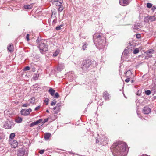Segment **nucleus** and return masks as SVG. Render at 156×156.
<instances>
[{
	"label": "nucleus",
	"mask_w": 156,
	"mask_h": 156,
	"mask_svg": "<svg viewBox=\"0 0 156 156\" xmlns=\"http://www.w3.org/2000/svg\"><path fill=\"white\" fill-rule=\"evenodd\" d=\"M126 144L122 141H119L114 143L111 147L115 156H125L128 153Z\"/></svg>",
	"instance_id": "obj_1"
},
{
	"label": "nucleus",
	"mask_w": 156,
	"mask_h": 156,
	"mask_svg": "<svg viewBox=\"0 0 156 156\" xmlns=\"http://www.w3.org/2000/svg\"><path fill=\"white\" fill-rule=\"evenodd\" d=\"M93 39L97 48L99 50L101 49L104 50L106 43L105 37L101 36L99 34L96 33L93 35Z\"/></svg>",
	"instance_id": "obj_2"
},
{
	"label": "nucleus",
	"mask_w": 156,
	"mask_h": 156,
	"mask_svg": "<svg viewBox=\"0 0 156 156\" xmlns=\"http://www.w3.org/2000/svg\"><path fill=\"white\" fill-rule=\"evenodd\" d=\"M91 64V62L89 59L84 60L82 64L81 69L83 71L88 70L89 67Z\"/></svg>",
	"instance_id": "obj_3"
},
{
	"label": "nucleus",
	"mask_w": 156,
	"mask_h": 156,
	"mask_svg": "<svg viewBox=\"0 0 156 156\" xmlns=\"http://www.w3.org/2000/svg\"><path fill=\"white\" fill-rule=\"evenodd\" d=\"M40 51L42 54H44L48 50L47 45L44 43H41L39 45Z\"/></svg>",
	"instance_id": "obj_4"
},
{
	"label": "nucleus",
	"mask_w": 156,
	"mask_h": 156,
	"mask_svg": "<svg viewBox=\"0 0 156 156\" xmlns=\"http://www.w3.org/2000/svg\"><path fill=\"white\" fill-rule=\"evenodd\" d=\"M14 125V123L12 120H7L4 124V127L5 129H10Z\"/></svg>",
	"instance_id": "obj_5"
},
{
	"label": "nucleus",
	"mask_w": 156,
	"mask_h": 156,
	"mask_svg": "<svg viewBox=\"0 0 156 156\" xmlns=\"http://www.w3.org/2000/svg\"><path fill=\"white\" fill-rule=\"evenodd\" d=\"M28 152L24 148H19L17 152V156H27Z\"/></svg>",
	"instance_id": "obj_6"
},
{
	"label": "nucleus",
	"mask_w": 156,
	"mask_h": 156,
	"mask_svg": "<svg viewBox=\"0 0 156 156\" xmlns=\"http://www.w3.org/2000/svg\"><path fill=\"white\" fill-rule=\"evenodd\" d=\"M32 110L30 108L28 109H22L21 111V114L24 115H29L31 112Z\"/></svg>",
	"instance_id": "obj_7"
},
{
	"label": "nucleus",
	"mask_w": 156,
	"mask_h": 156,
	"mask_svg": "<svg viewBox=\"0 0 156 156\" xmlns=\"http://www.w3.org/2000/svg\"><path fill=\"white\" fill-rule=\"evenodd\" d=\"M61 105L59 103H58L56 107L53 108L54 112L55 114H57L59 112L60 110Z\"/></svg>",
	"instance_id": "obj_8"
},
{
	"label": "nucleus",
	"mask_w": 156,
	"mask_h": 156,
	"mask_svg": "<svg viewBox=\"0 0 156 156\" xmlns=\"http://www.w3.org/2000/svg\"><path fill=\"white\" fill-rule=\"evenodd\" d=\"M156 19L155 16H147L145 19V21H148L150 20L151 21H154Z\"/></svg>",
	"instance_id": "obj_9"
},
{
	"label": "nucleus",
	"mask_w": 156,
	"mask_h": 156,
	"mask_svg": "<svg viewBox=\"0 0 156 156\" xmlns=\"http://www.w3.org/2000/svg\"><path fill=\"white\" fill-rule=\"evenodd\" d=\"M120 4L123 6L127 5L129 3V0H119Z\"/></svg>",
	"instance_id": "obj_10"
},
{
	"label": "nucleus",
	"mask_w": 156,
	"mask_h": 156,
	"mask_svg": "<svg viewBox=\"0 0 156 156\" xmlns=\"http://www.w3.org/2000/svg\"><path fill=\"white\" fill-rule=\"evenodd\" d=\"M110 95L107 91H105L103 93V97L104 99L108 101L109 100Z\"/></svg>",
	"instance_id": "obj_11"
},
{
	"label": "nucleus",
	"mask_w": 156,
	"mask_h": 156,
	"mask_svg": "<svg viewBox=\"0 0 156 156\" xmlns=\"http://www.w3.org/2000/svg\"><path fill=\"white\" fill-rule=\"evenodd\" d=\"M151 112V109L148 107L146 106L144 108L143 112L144 114H148Z\"/></svg>",
	"instance_id": "obj_12"
},
{
	"label": "nucleus",
	"mask_w": 156,
	"mask_h": 156,
	"mask_svg": "<svg viewBox=\"0 0 156 156\" xmlns=\"http://www.w3.org/2000/svg\"><path fill=\"white\" fill-rule=\"evenodd\" d=\"M154 51L152 49L148 50L147 51L146 53L147 54L149 58L152 57V54L154 53Z\"/></svg>",
	"instance_id": "obj_13"
},
{
	"label": "nucleus",
	"mask_w": 156,
	"mask_h": 156,
	"mask_svg": "<svg viewBox=\"0 0 156 156\" xmlns=\"http://www.w3.org/2000/svg\"><path fill=\"white\" fill-rule=\"evenodd\" d=\"M64 65L63 63H62L59 64L57 68V70L58 71L60 72L64 69Z\"/></svg>",
	"instance_id": "obj_14"
},
{
	"label": "nucleus",
	"mask_w": 156,
	"mask_h": 156,
	"mask_svg": "<svg viewBox=\"0 0 156 156\" xmlns=\"http://www.w3.org/2000/svg\"><path fill=\"white\" fill-rule=\"evenodd\" d=\"M11 145L12 147L15 148L17 146L18 143L16 140H13L12 142L11 143Z\"/></svg>",
	"instance_id": "obj_15"
},
{
	"label": "nucleus",
	"mask_w": 156,
	"mask_h": 156,
	"mask_svg": "<svg viewBox=\"0 0 156 156\" xmlns=\"http://www.w3.org/2000/svg\"><path fill=\"white\" fill-rule=\"evenodd\" d=\"M62 2L63 1L62 0H61L60 1L57 0L54 1V4L56 6H59L62 4Z\"/></svg>",
	"instance_id": "obj_16"
},
{
	"label": "nucleus",
	"mask_w": 156,
	"mask_h": 156,
	"mask_svg": "<svg viewBox=\"0 0 156 156\" xmlns=\"http://www.w3.org/2000/svg\"><path fill=\"white\" fill-rule=\"evenodd\" d=\"M141 27V25L139 23H137L135 24L133 28L136 30H138L140 29Z\"/></svg>",
	"instance_id": "obj_17"
},
{
	"label": "nucleus",
	"mask_w": 156,
	"mask_h": 156,
	"mask_svg": "<svg viewBox=\"0 0 156 156\" xmlns=\"http://www.w3.org/2000/svg\"><path fill=\"white\" fill-rule=\"evenodd\" d=\"M51 136V134L50 133H46L45 134V135L44 136V138L46 140H48V139H49L50 137Z\"/></svg>",
	"instance_id": "obj_18"
},
{
	"label": "nucleus",
	"mask_w": 156,
	"mask_h": 156,
	"mask_svg": "<svg viewBox=\"0 0 156 156\" xmlns=\"http://www.w3.org/2000/svg\"><path fill=\"white\" fill-rule=\"evenodd\" d=\"M13 46L12 44H10L9 46L7 47L8 50L10 52H12L13 51Z\"/></svg>",
	"instance_id": "obj_19"
},
{
	"label": "nucleus",
	"mask_w": 156,
	"mask_h": 156,
	"mask_svg": "<svg viewBox=\"0 0 156 156\" xmlns=\"http://www.w3.org/2000/svg\"><path fill=\"white\" fill-rule=\"evenodd\" d=\"M48 92L52 96H53L55 92V90H53L52 88H50L48 90Z\"/></svg>",
	"instance_id": "obj_20"
},
{
	"label": "nucleus",
	"mask_w": 156,
	"mask_h": 156,
	"mask_svg": "<svg viewBox=\"0 0 156 156\" xmlns=\"http://www.w3.org/2000/svg\"><path fill=\"white\" fill-rule=\"evenodd\" d=\"M60 50L58 49H57L55 52L53 53V56L54 57L57 56L59 53Z\"/></svg>",
	"instance_id": "obj_21"
},
{
	"label": "nucleus",
	"mask_w": 156,
	"mask_h": 156,
	"mask_svg": "<svg viewBox=\"0 0 156 156\" xmlns=\"http://www.w3.org/2000/svg\"><path fill=\"white\" fill-rule=\"evenodd\" d=\"M126 75V77H129L130 75L132 74V73L130 70H128L127 72L125 73Z\"/></svg>",
	"instance_id": "obj_22"
},
{
	"label": "nucleus",
	"mask_w": 156,
	"mask_h": 156,
	"mask_svg": "<svg viewBox=\"0 0 156 156\" xmlns=\"http://www.w3.org/2000/svg\"><path fill=\"white\" fill-rule=\"evenodd\" d=\"M39 77V74H38L34 73L33 75V78L34 80H37Z\"/></svg>",
	"instance_id": "obj_23"
},
{
	"label": "nucleus",
	"mask_w": 156,
	"mask_h": 156,
	"mask_svg": "<svg viewBox=\"0 0 156 156\" xmlns=\"http://www.w3.org/2000/svg\"><path fill=\"white\" fill-rule=\"evenodd\" d=\"M22 118L20 117H18L16 119V122L17 123H21L22 122Z\"/></svg>",
	"instance_id": "obj_24"
},
{
	"label": "nucleus",
	"mask_w": 156,
	"mask_h": 156,
	"mask_svg": "<svg viewBox=\"0 0 156 156\" xmlns=\"http://www.w3.org/2000/svg\"><path fill=\"white\" fill-rule=\"evenodd\" d=\"M24 8L26 9H30L32 8V5H25L24 6Z\"/></svg>",
	"instance_id": "obj_25"
},
{
	"label": "nucleus",
	"mask_w": 156,
	"mask_h": 156,
	"mask_svg": "<svg viewBox=\"0 0 156 156\" xmlns=\"http://www.w3.org/2000/svg\"><path fill=\"white\" fill-rule=\"evenodd\" d=\"M42 121V119H40L39 120L34 122L35 125H36L41 123Z\"/></svg>",
	"instance_id": "obj_26"
},
{
	"label": "nucleus",
	"mask_w": 156,
	"mask_h": 156,
	"mask_svg": "<svg viewBox=\"0 0 156 156\" xmlns=\"http://www.w3.org/2000/svg\"><path fill=\"white\" fill-rule=\"evenodd\" d=\"M59 6V7L58 9V11L59 12H61L63 9V6L62 5H61Z\"/></svg>",
	"instance_id": "obj_27"
},
{
	"label": "nucleus",
	"mask_w": 156,
	"mask_h": 156,
	"mask_svg": "<svg viewBox=\"0 0 156 156\" xmlns=\"http://www.w3.org/2000/svg\"><path fill=\"white\" fill-rule=\"evenodd\" d=\"M63 25H61L60 26L57 27L55 28V29L57 30H59L62 29L61 27L63 26Z\"/></svg>",
	"instance_id": "obj_28"
},
{
	"label": "nucleus",
	"mask_w": 156,
	"mask_h": 156,
	"mask_svg": "<svg viewBox=\"0 0 156 156\" xmlns=\"http://www.w3.org/2000/svg\"><path fill=\"white\" fill-rule=\"evenodd\" d=\"M15 136V134L14 133H12L10 135L9 138L11 139H12Z\"/></svg>",
	"instance_id": "obj_29"
},
{
	"label": "nucleus",
	"mask_w": 156,
	"mask_h": 156,
	"mask_svg": "<svg viewBox=\"0 0 156 156\" xmlns=\"http://www.w3.org/2000/svg\"><path fill=\"white\" fill-rule=\"evenodd\" d=\"M151 91L154 93H156V86H153L151 89Z\"/></svg>",
	"instance_id": "obj_30"
},
{
	"label": "nucleus",
	"mask_w": 156,
	"mask_h": 156,
	"mask_svg": "<svg viewBox=\"0 0 156 156\" xmlns=\"http://www.w3.org/2000/svg\"><path fill=\"white\" fill-rule=\"evenodd\" d=\"M139 52V50L138 48H136L133 51V53L134 54H136Z\"/></svg>",
	"instance_id": "obj_31"
},
{
	"label": "nucleus",
	"mask_w": 156,
	"mask_h": 156,
	"mask_svg": "<svg viewBox=\"0 0 156 156\" xmlns=\"http://www.w3.org/2000/svg\"><path fill=\"white\" fill-rule=\"evenodd\" d=\"M59 97V94L58 93L56 92L55 94V96H54V98H58Z\"/></svg>",
	"instance_id": "obj_32"
},
{
	"label": "nucleus",
	"mask_w": 156,
	"mask_h": 156,
	"mask_svg": "<svg viewBox=\"0 0 156 156\" xmlns=\"http://www.w3.org/2000/svg\"><path fill=\"white\" fill-rule=\"evenodd\" d=\"M145 93L147 95H148L150 94L151 91L150 90H145Z\"/></svg>",
	"instance_id": "obj_33"
},
{
	"label": "nucleus",
	"mask_w": 156,
	"mask_h": 156,
	"mask_svg": "<svg viewBox=\"0 0 156 156\" xmlns=\"http://www.w3.org/2000/svg\"><path fill=\"white\" fill-rule=\"evenodd\" d=\"M87 48V45L86 44H84L82 47V48L84 50H85Z\"/></svg>",
	"instance_id": "obj_34"
},
{
	"label": "nucleus",
	"mask_w": 156,
	"mask_h": 156,
	"mask_svg": "<svg viewBox=\"0 0 156 156\" xmlns=\"http://www.w3.org/2000/svg\"><path fill=\"white\" fill-rule=\"evenodd\" d=\"M30 69V67L29 66H27L25 67V68L23 69V70L24 71L29 70Z\"/></svg>",
	"instance_id": "obj_35"
},
{
	"label": "nucleus",
	"mask_w": 156,
	"mask_h": 156,
	"mask_svg": "<svg viewBox=\"0 0 156 156\" xmlns=\"http://www.w3.org/2000/svg\"><path fill=\"white\" fill-rule=\"evenodd\" d=\"M147 7L148 8H150L152 6V4L149 3H148L147 4Z\"/></svg>",
	"instance_id": "obj_36"
},
{
	"label": "nucleus",
	"mask_w": 156,
	"mask_h": 156,
	"mask_svg": "<svg viewBox=\"0 0 156 156\" xmlns=\"http://www.w3.org/2000/svg\"><path fill=\"white\" fill-rule=\"evenodd\" d=\"M56 101L55 100H54L51 103V105L52 106H53L55 105V104H56Z\"/></svg>",
	"instance_id": "obj_37"
},
{
	"label": "nucleus",
	"mask_w": 156,
	"mask_h": 156,
	"mask_svg": "<svg viewBox=\"0 0 156 156\" xmlns=\"http://www.w3.org/2000/svg\"><path fill=\"white\" fill-rule=\"evenodd\" d=\"M45 151L44 150H41L39 151V153L41 154H42Z\"/></svg>",
	"instance_id": "obj_38"
},
{
	"label": "nucleus",
	"mask_w": 156,
	"mask_h": 156,
	"mask_svg": "<svg viewBox=\"0 0 156 156\" xmlns=\"http://www.w3.org/2000/svg\"><path fill=\"white\" fill-rule=\"evenodd\" d=\"M136 37L137 38L139 39V38H140V37L141 35H140V34H136Z\"/></svg>",
	"instance_id": "obj_39"
},
{
	"label": "nucleus",
	"mask_w": 156,
	"mask_h": 156,
	"mask_svg": "<svg viewBox=\"0 0 156 156\" xmlns=\"http://www.w3.org/2000/svg\"><path fill=\"white\" fill-rule=\"evenodd\" d=\"M130 80V78L127 77V78L125 80V81L126 82L128 83L129 82Z\"/></svg>",
	"instance_id": "obj_40"
},
{
	"label": "nucleus",
	"mask_w": 156,
	"mask_h": 156,
	"mask_svg": "<svg viewBox=\"0 0 156 156\" xmlns=\"http://www.w3.org/2000/svg\"><path fill=\"white\" fill-rule=\"evenodd\" d=\"M29 34H27V35H26V38L27 39V40L28 41L29 40H30L29 39Z\"/></svg>",
	"instance_id": "obj_41"
},
{
	"label": "nucleus",
	"mask_w": 156,
	"mask_h": 156,
	"mask_svg": "<svg viewBox=\"0 0 156 156\" xmlns=\"http://www.w3.org/2000/svg\"><path fill=\"white\" fill-rule=\"evenodd\" d=\"M40 107H41L40 106H37V107H36L35 108L34 110L35 111L38 110L40 108Z\"/></svg>",
	"instance_id": "obj_42"
},
{
	"label": "nucleus",
	"mask_w": 156,
	"mask_h": 156,
	"mask_svg": "<svg viewBox=\"0 0 156 156\" xmlns=\"http://www.w3.org/2000/svg\"><path fill=\"white\" fill-rule=\"evenodd\" d=\"M29 104L26 103V104H23L22 105V106L23 107H27L28 106H29Z\"/></svg>",
	"instance_id": "obj_43"
},
{
	"label": "nucleus",
	"mask_w": 156,
	"mask_h": 156,
	"mask_svg": "<svg viewBox=\"0 0 156 156\" xmlns=\"http://www.w3.org/2000/svg\"><path fill=\"white\" fill-rule=\"evenodd\" d=\"M35 125V124H34V122H33L32 123H31L30 125V127H32L33 126H34Z\"/></svg>",
	"instance_id": "obj_44"
},
{
	"label": "nucleus",
	"mask_w": 156,
	"mask_h": 156,
	"mask_svg": "<svg viewBox=\"0 0 156 156\" xmlns=\"http://www.w3.org/2000/svg\"><path fill=\"white\" fill-rule=\"evenodd\" d=\"M57 22V20L56 19H55L53 20L52 22V24H55Z\"/></svg>",
	"instance_id": "obj_45"
},
{
	"label": "nucleus",
	"mask_w": 156,
	"mask_h": 156,
	"mask_svg": "<svg viewBox=\"0 0 156 156\" xmlns=\"http://www.w3.org/2000/svg\"><path fill=\"white\" fill-rule=\"evenodd\" d=\"M126 51H124L123 52V55H122L123 56H123L124 55H125V56L127 55H126V54H127Z\"/></svg>",
	"instance_id": "obj_46"
},
{
	"label": "nucleus",
	"mask_w": 156,
	"mask_h": 156,
	"mask_svg": "<svg viewBox=\"0 0 156 156\" xmlns=\"http://www.w3.org/2000/svg\"><path fill=\"white\" fill-rule=\"evenodd\" d=\"M35 69L34 67H33L31 69L32 71L34 72L35 71Z\"/></svg>",
	"instance_id": "obj_47"
},
{
	"label": "nucleus",
	"mask_w": 156,
	"mask_h": 156,
	"mask_svg": "<svg viewBox=\"0 0 156 156\" xmlns=\"http://www.w3.org/2000/svg\"><path fill=\"white\" fill-rule=\"evenodd\" d=\"M48 118H46V119H44V122H47L48 121Z\"/></svg>",
	"instance_id": "obj_48"
},
{
	"label": "nucleus",
	"mask_w": 156,
	"mask_h": 156,
	"mask_svg": "<svg viewBox=\"0 0 156 156\" xmlns=\"http://www.w3.org/2000/svg\"><path fill=\"white\" fill-rule=\"evenodd\" d=\"M39 38L37 39L36 40V42L37 43H39V41L40 40H39Z\"/></svg>",
	"instance_id": "obj_49"
},
{
	"label": "nucleus",
	"mask_w": 156,
	"mask_h": 156,
	"mask_svg": "<svg viewBox=\"0 0 156 156\" xmlns=\"http://www.w3.org/2000/svg\"><path fill=\"white\" fill-rule=\"evenodd\" d=\"M156 9V8L154 6L152 8V10H154L155 9Z\"/></svg>",
	"instance_id": "obj_50"
},
{
	"label": "nucleus",
	"mask_w": 156,
	"mask_h": 156,
	"mask_svg": "<svg viewBox=\"0 0 156 156\" xmlns=\"http://www.w3.org/2000/svg\"><path fill=\"white\" fill-rule=\"evenodd\" d=\"M34 101H30V103H34Z\"/></svg>",
	"instance_id": "obj_51"
},
{
	"label": "nucleus",
	"mask_w": 156,
	"mask_h": 156,
	"mask_svg": "<svg viewBox=\"0 0 156 156\" xmlns=\"http://www.w3.org/2000/svg\"><path fill=\"white\" fill-rule=\"evenodd\" d=\"M72 79H70V80H73V78H74V76H73H73H72Z\"/></svg>",
	"instance_id": "obj_52"
},
{
	"label": "nucleus",
	"mask_w": 156,
	"mask_h": 156,
	"mask_svg": "<svg viewBox=\"0 0 156 156\" xmlns=\"http://www.w3.org/2000/svg\"><path fill=\"white\" fill-rule=\"evenodd\" d=\"M46 112H48V113H49V110H47L46 111Z\"/></svg>",
	"instance_id": "obj_53"
},
{
	"label": "nucleus",
	"mask_w": 156,
	"mask_h": 156,
	"mask_svg": "<svg viewBox=\"0 0 156 156\" xmlns=\"http://www.w3.org/2000/svg\"><path fill=\"white\" fill-rule=\"evenodd\" d=\"M96 143L98 142H99V141H98V140H96Z\"/></svg>",
	"instance_id": "obj_54"
},
{
	"label": "nucleus",
	"mask_w": 156,
	"mask_h": 156,
	"mask_svg": "<svg viewBox=\"0 0 156 156\" xmlns=\"http://www.w3.org/2000/svg\"><path fill=\"white\" fill-rule=\"evenodd\" d=\"M46 102H47L46 105H47L48 103V101H46Z\"/></svg>",
	"instance_id": "obj_55"
},
{
	"label": "nucleus",
	"mask_w": 156,
	"mask_h": 156,
	"mask_svg": "<svg viewBox=\"0 0 156 156\" xmlns=\"http://www.w3.org/2000/svg\"><path fill=\"white\" fill-rule=\"evenodd\" d=\"M134 81V80H132L131 81V83H133Z\"/></svg>",
	"instance_id": "obj_56"
},
{
	"label": "nucleus",
	"mask_w": 156,
	"mask_h": 156,
	"mask_svg": "<svg viewBox=\"0 0 156 156\" xmlns=\"http://www.w3.org/2000/svg\"><path fill=\"white\" fill-rule=\"evenodd\" d=\"M68 73H73V72H69Z\"/></svg>",
	"instance_id": "obj_57"
},
{
	"label": "nucleus",
	"mask_w": 156,
	"mask_h": 156,
	"mask_svg": "<svg viewBox=\"0 0 156 156\" xmlns=\"http://www.w3.org/2000/svg\"><path fill=\"white\" fill-rule=\"evenodd\" d=\"M70 76L69 75V78H70Z\"/></svg>",
	"instance_id": "obj_58"
},
{
	"label": "nucleus",
	"mask_w": 156,
	"mask_h": 156,
	"mask_svg": "<svg viewBox=\"0 0 156 156\" xmlns=\"http://www.w3.org/2000/svg\"><path fill=\"white\" fill-rule=\"evenodd\" d=\"M155 16H156V12L155 13Z\"/></svg>",
	"instance_id": "obj_59"
}]
</instances>
